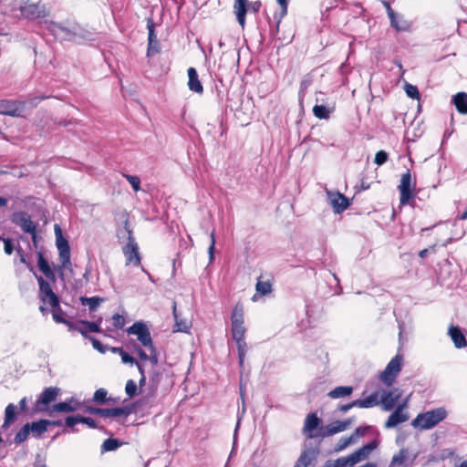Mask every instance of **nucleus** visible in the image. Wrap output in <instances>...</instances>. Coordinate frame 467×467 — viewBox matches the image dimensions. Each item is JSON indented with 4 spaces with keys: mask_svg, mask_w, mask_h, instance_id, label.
Masks as SVG:
<instances>
[{
    "mask_svg": "<svg viewBox=\"0 0 467 467\" xmlns=\"http://www.w3.org/2000/svg\"><path fill=\"white\" fill-rule=\"evenodd\" d=\"M48 30L55 37L60 38L64 41L84 43L86 41H94L96 39V33L93 30L83 26L77 22H50Z\"/></svg>",
    "mask_w": 467,
    "mask_h": 467,
    "instance_id": "obj_1",
    "label": "nucleus"
},
{
    "mask_svg": "<svg viewBox=\"0 0 467 467\" xmlns=\"http://www.w3.org/2000/svg\"><path fill=\"white\" fill-rule=\"evenodd\" d=\"M447 417V411L444 408L440 407L423 413H420L411 421L412 427L420 430H430Z\"/></svg>",
    "mask_w": 467,
    "mask_h": 467,
    "instance_id": "obj_2",
    "label": "nucleus"
},
{
    "mask_svg": "<svg viewBox=\"0 0 467 467\" xmlns=\"http://www.w3.org/2000/svg\"><path fill=\"white\" fill-rule=\"evenodd\" d=\"M56 244L59 252V259L61 262L60 268H69L70 262V246L67 239L63 236L62 230L58 224L54 225Z\"/></svg>",
    "mask_w": 467,
    "mask_h": 467,
    "instance_id": "obj_3",
    "label": "nucleus"
},
{
    "mask_svg": "<svg viewBox=\"0 0 467 467\" xmlns=\"http://www.w3.org/2000/svg\"><path fill=\"white\" fill-rule=\"evenodd\" d=\"M403 357L397 354L380 373L379 379L386 386H391L401 370Z\"/></svg>",
    "mask_w": 467,
    "mask_h": 467,
    "instance_id": "obj_4",
    "label": "nucleus"
},
{
    "mask_svg": "<svg viewBox=\"0 0 467 467\" xmlns=\"http://www.w3.org/2000/svg\"><path fill=\"white\" fill-rule=\"evenodd\" d=\"M319 453L320 449L318 444L315 446L305 444L303 451L293 467H315Z\"/></svg>",
    "mask_w": 467,
    "mask_h": 467,
    "instance_id": "obj_5",
    "label": "nucleus"
},
{
    "mask_svg": "<svg viewBox=\"0 0 467 467\" xmlns=\"http://www.w3.org/2000/svg\"><path fill=\"white\" fill-rule=\"evenodd\" d=\"M129 335L137 336L138 341L146 348L153 346L152 337L147 325L143 321H137L126 329Z\"/></svg>",
    "mask_w": 467,
    "mask_h": 467,
    "instance_id": "obj_6",
    "label": "nucleus"
},
{
    "mask_svg": "<svg viewBox=\"0 0 467 467\" xmlns=\"http://www.w3.org/2000/svg\"><path fill=\"white\" fill-rule=\"evenodd\" d=\"M415 182H412L410 171H407L401 175L400 183L398 186L400 192V202L401 205H406L414 198L413 189Z\"/></svg>",
    "mask_w": 467,
    "mask_h": 467,
    "instance_id": "obj_7",
    "label": "nucleus"
},
{
    "mask_svg": "<svg viewBox=\"0 0 467 467\" xmlns=\"http://www.w3.org/2000/svg\"><path fill=\"white\" fill-rule=\"evenodd\" d=\"M123 254L126 257V265H133L135 266H140L141 265V256L139 252V246L131 231H129L128 243L123 247Z\"/></svg>",
    "mask_w": 467,
    "mask_h": 467,
    "instance_id": "obj_8",
    "label": "nucleus"
},
{
    "mask_svg": "<svg viewBox=\"0 0 467 467\" xmlns=\"http://www.w3.org/2000/svg\"><path fill=\"white\" fill-rule=\"evenodd\" d=\"M161 379L162 372L160 369L152 368L150 371L148 393L137 401L139 405L148 404L150 399L155 398Z\"/></svg>",
    "mask_w": 467,
    "mask_h": 467,
    "instance_id": "obj_9",
    "label": "nucleus"
},
{
    "mask_svg": "<svg viewBox=\"0 0 467 467\" xmlns=\"http://www.w3.org/2000/svg\"><path fill=\"white\" fill-rule=\"evenodd\" d=\"M322 420L317 415L316 412L309 413L305 419L303 433L307 439L320 438V427Z\"/></svg>",
    "mask_w": 467,
    "mask_h": 467,
    "instance_id": "obj_10",
    "label": "nucleus"
},
{
    "mask_svg": "<svg viewBox=\"0 0 467 467\" xmlns=\"http://www.w3.org/2000/svg\"><path fill=\"white\" fill-rule=\"evenodd\" d=\"M39 285V297L44 303H47L50 306H56L58 305V296L53 292L49 283L46 281L42 276H36Z\"/></svg>",
    "mask_w": 467,
    "mask_h": 467,
    "instance_id": "obj_11",
    "label": "nucleus"
},
{
    "mask_svg": "<svg viewBox=\"0 0 467 467\" xmlns=\"http://www.w3.org/2000/svg\"><path fill=\"white\" fill-rule=\"evenodd\" d=\"M327 195L335 213H341L351 204V201L339 192L327 191Z\"/></svg>",
    "mask_w": 467,
    "mask_h": 467,
    "instance_id": "obj_12",
    "label": "nucleus"
},
{
    "mask_svg": "<svg viewBox=\"0 0 467 467\" xmlns=\"http://www.w3.org/2000/svg\"><path fill=\"white\" fill-rule=\"evenodd\" d=\"M26 101L3 99L0 101V114L11 117H21Z\"/></svg>",
    "mask_w": 467,
    "mask_h": 467,
    "instance_id": "obj_13",
    "label": "nucleus"
},
{
    "mask_svg": "<svg viewBox=\"0 0 467 467\" xmlns=\"http://www.w3.org/2000/svg\"><path fill=\"white\" fill-rule=\"evenodd\" d=\"M60 392V389L57 387L46 388L36 400V410L39 411L47 410L48 412L47 406L55 401Z\"/></svg>",
    "mask_w": 467,
    "mask_h": 467,
    "instance_id": "obj_14",
    "label": "nucleus"
},
{
    "mask_svg": "<svg viewBox=\"0 0 467 467\" xmlns=\"http://www.w3.org/2000/svg\"><path fill=\"white\" fill-rule=\"evenodd\" d=\"M11 221L19 226L26 234H34L36 224L31 219V216L26 212H16L11 216Z\"/></svg>",
    "mask_w": 467,
    "mask_h": 467,
    "instance_id": "obj_15",
    "label": "nucleus"
},
{
    "mask_svg": "<svg viewBox=\"0 0 467 467\" xmlns=\"http://www.w3.org/2000/svg\"><path fill=\"white\" fill-rule=\"evenodd\" d=\"M156 24L151 16L147 18V29H148V47L147 57H152L161 51L160 43L155 33Z\"/></svg>",
    "mask_w": 467,
    "mask_h": 467,
    "instance_id": "obj_16",
    "label": "nucleus"
},
{
    "mask_svg": "<svg viewBox=\"0 0 467 467\" xmlns=\"http://www.w3.org/2000/svg\"><path fill=\"white\" fill-rule=\"evenodd\" d=\"M27 410V400L26 397L20 400L19 401V410H17V406L9 403L5 410V420L3 423V428H7L12 422H14L18 415V413L26 412Z\"/></svg>",
    "mask_w": 467,
    "mask_h": 467,
    "instance_id": "obj_17",
    "label": "nucleus"
},
{
    "mask_svg": "<svg viewBox=\"0 0 467 467\" xmlns=\"http://www.w3.org/2000/svg\"><path fill=\"white\" fill-rule=\"evenodd\" d=\"M353 422V418H348L345 420H335L326 426L320 427V438H326L328 436H332L338 432L344 431L347 430L349 425Z\"/></svg>",
    "mask_w": 467,
    "mask_h": 467,
    "instance_id": "obj_18",
    "label": "nucleus"
},
{
    "mask_svg": "<svg viewBox=\"0 0 467 467\" xmlns=\"http://www.w3.org/2000/svg\"><path fill=\"white\" fill-rule=\"evenodd\" d=\"M21 14L27 19L43 18L48 15L45 5L40 3L26 4L20 8Z\"/></svg>",
    "mask_w": 467,
    "mask_h": 467,
    "instance_id": "obj_19",
    "label": "nucleus"
},
{
    "mask_svg": "<svg viewBox=\"0 0 467 467\" xmlns=\"http://www.w3.org/2000/svg\"><path fill=\"white\" fill-rule=\"evenodd\" d=\"M402 392L399 389H394L389 391H383L379 403L382 405L384 410H391L398 400L400 399Z\"/></svg>",
    "mask_w": 467,
    "mask_h": 467,
    "instance_id": "obj_20",
    "label": "nucleus"
},
{
    "mask_svg": "<svg viewBox=\"0 0 467 467\" xmlns=\"http://www.w3.org/2000/svg\"><path fill=\"white\" fill-rule=\"evenodd\" d=\"M390 26L398 33L410 32L412 29V21L408 20L403 15L397 13L389 18Z\"/></svg>",
    "mask_w": 467,
    "mask_h": 467,
    "instance_id": "obj_21",
    "label": "nucleus"
},
{
    "mask_svg": "<svg viewBox=\"0 0 467 467\" xmlns=\"http://www.w3.org/2000/svg\"><path fill=\"white\" fill-rule=\"evenodd\" d=\"M102 318H99L97 321H88V320H78V323L80 325V330L84 332L86 336H82L86 339H89L90 337H93V336H90L89 333H101L102 329L100 327Z\"/></svg>",
    "mask_w": 467,
    "mask_h": 467,
    "instance_id": "obj_22",
    "label": "nucleus"
},
{
    "mask_svg": "<svg viewBox=\"0 0 467 467\" xmlns=\"http://www.w3.org/2000/svg\"><path fill=\"white\" fill-rule=\"evenodd\" d=\"M409 420V414L405 411H400V409H395V410L389 416L386 420L384 427L386 429H392L400 423H403Z\"/></svg>",
    "mask_w": 467,
    "mask_h": 467,
    "instance_id": "obj_23",
    "label": "nucleus"
},
{
    "mask_svg": "<svg viewBox=\"0 0 467 467\" xmlns=\"http://www.w3.org/2000/svg\"><path fill=\"white\" fill-rule=\"evenodd\" d=\"M409 451L407 449H400L399 453L392 457L389 467H410L413 464L415 456L408 462Z\"/></svg>",
    "mask_w": 467,
    "mask_h": 467,
    "instance_id": "obj_24",
    "label": "nucleus"
},
{
    "mask_svg": "<svg viewBox=\"0 0 467 467\" xmlns=\"http://www.w3.org/2000/svg\"><path fill=\"white\" fill-rule=\"evenodd\" d=\"M379 441L377 439L372 440L368 443L363 445L361 448L354 451L352 454L355 456L357 461L359 462L367 459L370 453L379 446Z\"/></svg>",
    "mask_w": 467,
    "mask_h": 467,
    "instance_id": "obj_25",
    "label": "nucleus"
},
{
    "mask_svg": "<svg viewBox=\"0 0 467 467\" xmlns=\"http://www.w3.org/2000/svg\"><path fill=\"white\" fill-rule=\"evenodd\" d=\"M188 87L192 92L202 94L203 92V87L199 80L197 70L194 67L188 68Z\"/></svg>",
    "mask_w": 467,
    "mask_h": 467,
    "instance_id": "obj_26",
    "label": "nucleus"
},
{
    "mask_svg": "<svg viewBox=\"0 0 467 467\" xmlns=\"http://www.w3.org/2000/svg\"><path fill=\"white\" fill-rule=\"evenodd\" d=\"M247 0H235L233 5L234 14L235 15L236 20L242 28L245 26V9L244 6L247 5Z\"/></svg>",
    "mask_w": 467,
    "mask_h": 467,
    "instance_id": "obj_27",
    "label": "nucleus"
},
{
    "mask_svg": "<svg viewBox=\"0 0 467 467\" xmlns=\"http://www.w3.org/2000/svg\"><path fill=\"white\" fill-rule=\"evenodd\" d=\"M449 335L457 348H464L467 345L465 336L459 327L451 326L449 327Z\"/></svg>",
    "mask_w": 467,
    "mask_h": 467,
    "instance_id": "obj_28",
    "label": "nucleus"
},
{
    "mask_svg": "<svg viewBox=\"0 0 467 467\" xmlns=\"http://www.w3.org/2000/svg\"><path fill=\"white\" fill-rule=\"evenodd\" d=\"M451 103L460 114L467 115V93L458 92L451 98Z\"/></svg>",
    "mask_w": 467,
    "mask_h": 467,
    "instance_id": "obj_29",
    "label": "nucleus"
},
{
    "mask_svg": "<svg viewBox=\"0 0 467 467\" xmlns=\"http://www.w3.org/2000/svg\"><path fill=\"white\" fill-rule=\"evenodd\" d=\"M30 431L35 438H39L43 433L47 431L49 427V420H39L37 421L27 422Z\"/></svg>",
    "mask_w": 467,
    "mask_h": 467,
    "instance_id": "obj_30",
    "label": "nucleus"
},
{
    "mask_svg": "<svg viewBox=\"0 0 467 467\" xmlns=\"http://www.w3.org/2000/svg\"><path fill=\"white\" fill-rule=\"evenodd\" d=\"M37 265L47 278L55 280V274L41 251L37 252Z\"/></svg>",
    "mask_w": 467,
    "mask_h": 467,
    "instance_id": "obj_31",
    "label": "nucleus"
},
{
    "mask_svg": "<svg viewBox=\"0 0 467 467\" xmlns=\"http://www.w3.org/2000/svg\"><path fill=\"white\" fill-rule=\"evenodd\" d=\"M77 410H78V406L70 405V402H67L65 400V401H61V402L52 405L48 409V415L52 416L54 412L68 413V412L76 411Z\"/></svg>",
    "mask_w": 467,
    "mask_h": 467,
    "instance_id": "obj_32",
    "label": "nucleus"
},
{
    "mask_svg": "<svg viewBox=\"0 0 467 467\" xmlns=\"http://www.w3.org/2000/svg\"><path fill=\"white\" fill-rule=\"evenodd\" d=\"M357 404L358 408H373L375 406H378L379 404V392H373L369 396H368L365 399H358L357 400Z\"/></svg>",
    "mask_w": 467,
    "mask_h": 467,
    "instance_id": "obj_33",
    "label": "nucleus"
},
{
    "mask_svg": "<svg viewBox=\"0 0 467 467\" xmlns=\"http://www.w3.org/2000/svg\"><path fill=\"white\" fill-rule=\"evenodd\" d=\"M354 389L351 386H338L331 389L327 396L331 399H339L343 397L350 396Z\"/></svg>",
    "mask_w": 467,
    "mask_h": 467,
    "instance_id": "obj_34",
    "label": "nucleus"
},
{
    "mask_svg": "<svg viewBox=\"0 0 467 467\" xmlns=\"http://www.w3.org/2000/svg\"><path fill=\"white\" fill-rule=\"evenodd\" d=\"M123 444L119 439L116 438H109L106 439L100 447L101 454L108 451H114L118 450Z\"/></svg>",
    "mask_w": 467,
    "mask_h": 467,
    "instance_id": "obj_35",
    "label": "nucleus"
},
{
    "mask_svg": "<svg viewBox=\"0 0 467 467\" xmlns=\"http://www.w3.org/2000/svg\"><path fill=\"white\" fill-rule=\"evenodd\" d=\"M79 301L83 306H88V309L90 312L96 311L100 303L104 301V298L99 296H80Z\"/></svg>",
    "mask_w": 467,
    "mask_h": 467,
    "instance_id": "obj_36",
    "label": "nucleus"
},
{
    "mask_svg": "<svg viewBox=\"0 0 467 467\" xmlns=\"http://www.w3.org/2000/svg\"><path fill=\"white\" fill-rule=\"evenodd\" d=\"M136 404L138 403L136 402L123 407L110 408V417H127L133 412Z\"/></svg>",
    "mask_w": 467,
    "mask_h": 467,
    "instance_id": "obj_37",
    "label": "nucleus"
},
{
    "mask_svg": "<svg viewBox=\"0 0 467 467\" xmlns=\"http://www.w3.org/2000/svg\"><path fill=\"white\" fill-rule=\"evenodd\" d=\"M172 315H173L174 321H175L173 331L174 332H187L189 329L188 323L185 320L179 318L175 302L173 303V306H172Z\"/></svg>",
    "mask_w": 467,
    "mask_h": 467,
    "instance_id": "obj_38",
    "label": "nucleus"
},
{
    "mask_svg": "<svg viewBox=\"0 0 467 467\" xmlns=\"http://www.w3.org/2000/svg\"><path fill=\"white\" fill-rule=\"evenodd\" d=\"M244 323V306L240 303L236 304L231 314V324Z\"/></svg>",
    "mask_w": 467,
    "mask_h": 467,
    "instance_id": "obj_39",
    "label": "nucleus"
},
{
    "mask_svg": "<svg viewBox=\"0 0 467 467\" xmlns=\"http://www.w3.org/2000/svg\"><path fill=\"white\" fill-rule=\"evenodd\" d=\"M333 108L329 109L325 105H315L313 108V113L315 117L319 119H329L330 113L333 111Z\"/></svg>",
    "mask_w": 467,
    "mask_h": 467,
    "instance_id": "obj_40",
    "label": "nucleus"
},
{
    "mask_svg": "<svg viewBox=\"0 0 467 467\" xmlns=\"http://www.w3.org/2000/svg\"><path fill=\"white\" fill-rule=\"evenodd\" d=\"M234 340L235 341L237 347L239 366L243 367L247 351V344L244 340V337Z\"/></svg>",
    "mask_w": 467,
    "mask_h": 467,
    "instance_id": "obj_41",
    "label": "nucleus"
},
{
    "mask_svg": "<svg viewBox=\"0 0 467 467\" xmlns=\"http://www.w3.org/2000/svg\"><path fill=\"white\" fill-rule=\"evenodd\" d=\"M333 462L337 465V467H353L357 463H358V462L352 453L346 457H339Z\"/></svg>",
    "mask_w": 467,
    "mask_h": 467,
    "instance_id": "obj_42",
    "label": "nucleus"
},
{
    "mask_svg": "<svg viewBox=\"0 0 467 467\" xmlns=\"http://www.w3.org/2000/svg\"><path fill=\"white\" fill-rule=\"evenodd\" d=\"M31 433L28 423H26L16 434L14 442L16 444H21L26 441Z\"/></svg>",
    "mask_w": 467,
    "mask_h": 467,
    "instance_id": "obj_43",
    "label": "nucleus"
},
{
    "mask_svg": "<svg viewBox=\"0 0 467 467\" xmlns=\"http://www.w3.org/2000/svg\"><path fill=\"white\" fill-rule=\"evenodd\" d=\"M256 292L261 296H266L273 290V285L270 281L258 280L255 285Z\"/></svg>",
    "mask_w": 467,
    "mask_h": 467,
    "instance_id": "obj_44",
    "label": "nucleus"
},
{
    "mask_svg": "<svg viewBox=\"0 0 467 467\" xmlns=\"http://www.w3.org/2000/svg\"><path fill=\"white\" fill-rule=\"evenodd\" d=\"M231 326L233 339H240L244 337L246 332L244 323L231 324Z\"/></svg>",
    "mask_w": 467,
    "mask_h": 467,
    "instance_id": "obj_45",
    "label": "nucleus"
},
{
    "mask_svg": "<svg viewBox=\"0 0 467 467\" xmlns=\"http://www.w3.org/2000/svg\"><path fill=\"white\" fill-rule=\"evenodd\" d=\"M107 395H108L107 389L100 388L95 391L92 400L99 404H105V403L112 400L111 398L108 399Z\"/></svg>",
    "mask_w": 467,
    "mask_h": 467,
    "instance_id": "obj_46",
    "label": "nucleus"
},
{
    "mask_svg": "<svg viewBox=\"0 0 467 467\" xmlns=\"http://www.w3.org/2000/svg\"><path fill=\"white\" fill-rule=\"evenodd\" d=\"M354 443V436L341 437L334 447L336 452L344 451L348 446Z\"/></svg>",
    "mask_w": 467,
    "mask_h": 467,
    "instance_id": "obj_47",
    "label": "nucleus"
},
{
    "mask_svg": "<svg viewBox=\"0 0 467 467\" xmlns=\"http://www.w3.org/2000/svg\"><path fill=\"white\" fill-rule=\"evenodd\" d=\"M125 392L129 398H133L138 394V386L133 379L126 382Z\"/></svg>",
    "mask_w": 467,
    "mask_h": 467,
    "instance_id": "obj_48",
    "label": "nucleus"
},
{
    "mask_svg": "<svg viewBox=\"0 0 467 467\" xmlns=\"http://www.w3.org/2000/svg\"><path fill=\"white\" fill-rule=\"evenodd\" d=\"M405 92L407 96L413 99H418L420 98V91L418 88L414 85L406 83L405 85Z\"/></svg>",
    "mask_w": 467,
    "mask_h": 467,
    "instance_id": "obj_49",
    "label": "nucleus"
},
{
    "mask_svg": "<svg viewBox=\"0 0 467 467\" xmlns=\"http://www.w3.org/2000/svg\"><path fill=\"white\" fill-rule=\"evenodd\" d=\"M246 4L247 5L244 6L245 16L247 15L248 12L258 13L262 6V2L260 0H256V1H253V2H249L247 0Z\"/></svg>",
    "mask_w": 467,
    "mask_h": 467,
    "instance_id": "obj_50",
    "label": "nucleus"
},
{
    "mask_svg": "<svg viewBox=\"0 0 467 467\" xmlns=\"http://www.w3.org/2000/svg\"><path fill=\"white\" fill-rule=\"evenodd\" d=\"M388 160H389V153L386 150H380L376 153L374 162L378 166H381V165L385 164L388 161Z\"/></svg>",
    "mask_w": 467,
    "mask_h": 467,
    "instance_id": "obj_51",
    "label": "nucleus"
},
{
    "mask_svg": "<svg viewBox=\"0 0 467 467\" xmlns=\"http://www.w3.org/2000/svg\"><path fill=\"white\" fill-rule=\"evenodd\" d=\"M59 324H64L68 327V330H75L81 334V336H86L82 330H80V325L78 321L77 323H74L72 321H69L67 319H59Z\"/></svg>",
    "mask_w": 467,
    "mask_h": 467,
    "instance_id": "obj_52",
    "label": "nucleus"
},
{
    "mask_svg": "<svg viewBox=\"0 0 467 467\" xmlns=\"http://www.w3.org/2000/svg\"><path fill=\"white\" fill-rule=\"evenodd\" d=\"M124 177L130 183L135 192H139L140 190V179L138 176L124 174Z\"/></svg>",
    "mask_w": 467,
    "mask_h": 467,
    "instance_id": "obj_53",
    "label": "nucleus"
},
{
    "mask_svg": "<svg viewBox=\"0 0 467 467\" xmlns=\"http://www.w3.org/2000/svg\"><path fill=\"white\" fill-rule=\"evenodd\" d=\"M276 2L280 5L281 6V12H280V16H279V19L277 21V26H276V31L278 30V27H279V25L282 21V19L286 16L287 14V8H288V0H276Z\"/></svg>",
    "mask_w": 467,
    "mask_h": 467,
    "instance_id": "obj_54",
    "label": "nucleus"
},
{
    "mask_svg": "<svg viewBox=\"0 0 467 467\" xmlns=\"http://www.w3.org/2000/svg\"><path fill=\"white\" fill-rule=\"evenodd\" d=\"M150 352L148 355V360L153 365L156 366L159 362V353L156 347L153 345L147 348Z\"/></svg>",
    "mask_w": 467,
    "mask_h": 467,
    "instance_id": "obj_55",
    "label": "nucleus"
},
{
    "mask_svg": "<svg viewBox=\"0 0 467 467\" xmlns=\"http://www.w3.org/2000/svg\"><path fill=\"white\" fill-rule=\"evenodd\" d=\"M91 343H92V346L93 348L98 350L99 353L101 354H105L106 351L108 350V347L107 346H104L99 339H97L96 337H90L88 339Z\"/></svg>",
    "mask_w": 467,
    "mask_h": 467,
    "instance_id": "obj_56",
    "label": "nucleus"
},
{
    "mask_svg": "<svg viewBox=\"0 0 467 467\" xmlns=\"http://www.w3.org/2000/svg\"><path fill=\"white\" fill-rule=\"evenodd\" d=\"M113 326L118 329H122L125 325V318L119 314H114L112 317Z\"/></svg>",
    "mask_w": 467,
    "mask_h": 467,
    "instance_id": "obj_57",
    "label": "nucleus"
},
{
    "mask_svg": "<svg viewBox=\"0 0 467 467\" xmlns=\"http://www.w3.org/2000/svg\"><path fill=\"white\" fill-rule=\"evenodd\" d=\"M119 356L121 358L122 363L124 364H130L133 366L134 363H137V359L131 355H130L128 352H126L124 349L122 350Z\"/></svg>",
    "mask_w": 467,
    "mask_h": 467,
    "instance_id": "obj_58",
    "label": "nucleus"
},
{
    "mask_svg": "<svg viewBox=\"0 0 467 467\" xmlns=\"http://www.w3.org/2000/svg\"><path fill=\"white\" fill-rule=\"evenodd\" d=\"M3 242L5 253L8 255L12 254L14 250L16 249L13 240L11 238H5L3 239Z\"/></svg>",
    "mask_w": 467,
    "mask_h": 467,
    "instance_id": "obj_59",
    "label": "nucleus"
},
{
    "mask_svg": "<svg viewBox=\"0 0 467 467\" xmlns=\"http://www.w3.org/2000/svg\"><path fill=\"white\" fill-rule=\"evenodd\" d=\"M211 244L208 248L209 260L212 262L214 258V251H215V237H214V230L212 231L210 234Z\"/></svg>",
    "mask_w": 467,
    "mask_h": 467,
    "instance_id": "obj_60",
    "label": "nucleus"
},
{
    "mask_svg": "<svg viewBox=\"0 0 467 467\" xmlns=\"http://www.w3.org/2000/svg\"><path fill=\"white\" fill-rule=\"evenodd\" d=\"M52 316H53V319L58 323V320L59 319H65V317H63L64 315V312L63 310L61 309L59 304L56 306H52Z\"/></svg>",
    "mask_w": 467,
    "mask_h": 467,
    "instance_id": "obj_61",
    "label": "nucleus"
},
{
    "mask_svg": "<svg viewBox=\"0 0 467 467\" xmlns=\"http://www.w3.org/2000/svg\"><path fill=\"white\" fill-rule=\"evenodd\" d=\"M78 423H80V415L67 416L65 419V424L67 427L72 428Z\"/></svg>",
    "mask_w": 467,
    "mask_h": 467,
    "instance_id": "obj_62",
    "label": "nucleus"
},
{
    "mask_svg": "<svg viewBox=\"0 0 467 467\" xmlns=\"http://www.w3.org/2000/svg\"><path fill=\"white\" fill-rule=\"evenodd\" d=\"M80 423L86 424L90 429H98L96 420L90 417L80 416Z\"/></svg>",
    "mask_w": 467,
    "mask_h": 467,
    "instance_id": "obj_63",
    "label": "nucleus"
},
{
    "mask_svg": "<svg viewBox=\"0 0 467 467\" xmlns=\"http://www.w3.org/2000/svg\"><path fill=\"white\" fill-rule=\"evenodd\" d=\"M47 97L45 96L29 98L25 100L26 105H29L31 108H36L38 105V103L44 100Z\"/></svg>",
    "mask_w": 467,
    "mask_h": 467,
    "instance_id": "obj_64",
    "label": "nucleus"
}]
</instances>
